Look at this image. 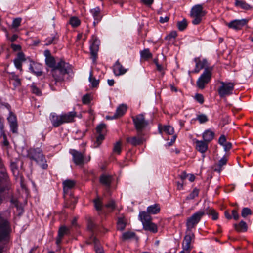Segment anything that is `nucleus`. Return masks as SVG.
Returning <instances> with one entry per match:
<instances>
[{"label":"nucleus","mask_w":253,"mask_h":253,"mask_svg":"<svg viewBox=\"0 0 253 253\" xmlns=\"http://www.w3.org/2000/svg\"><path fill=\"white\" fill-rule=\"evenodd\" d=\"M92 100V97L90 94H86L84 95L82 97V102L84 104H89Z\"/></svg>","instance_id":"45"},{"label":"nucleus","mask_w":253,"mask_h":253,"mask_svg":"<svg viewBox=\"0 0 253 253\" xmlns=\"http://www.w3.org/2000/svg\"><path fill=\"white\" fill-rule=\"evenodd\" d=\"M93 202L96 210L98 211H101L102 208V203L101 201L99 198H96L94 200Z\"/></svg>","instance_id":"42"},{"label":"nucleus","mask_w":253,"mask_h":253,"mask_svg":"<svg viewBox=\"0 0 253 253\" xmlns=\"http://www.w3.org/2000/svg\"><path fill=\"white\" fill-rule=\"evenodd\" d=\"M162 130L169 135H172L174 132L173 127L170 126H164Z\"/></svg>","instance_id":"43"},{"label":"nucleus","mask_w":253,"mask_h":253,"mask_svg":"<svg viewBox=\"0 0 253 253\" xmlns=\"http://www.w3.org/2000/svg\"><path fill=\"white\" fill-rule=\"evenodd\" d=\"M50 119L51 121L52 125L54 127H58L63 124L61 115L58 116L56 115L55 113H52L50 115Z\"/></svg>","instance_id":"19"},{"label":"nucleus","mask_w":253,"mask_h":253,"mask_svg":"<svg viewBox=\"0 0 253 253\" xmlns=\"http://www.w3.org/2000/svg\"><path fill=\"white\" fill-rule=\"evenodd\" d=\"M236 230L239 232H246L248 229V226L245 222L241 221L239 224H234Z\"/></svg>","instance_id":"33"},{"label":"nucleus","mask_w":253,"mask_h":253,"mask_svg":"<svg viewBox=\"0 0 253 253\" xmlns=\"http://www.w3.org/2000/svg\"><path fill=\"white\" fill-rule=\"evenodd\" d=\"M177 36V33L175 31L171 32L166 38L170 40L172 38H175Z\"/></svg>","instance_id":"63"},{"label":"nucleus","mask_w":253,"mask_h":253,"mask_svg":"<svg viewBox=\"0 0 253 253\" xmlns=\"http://www.w3.org/2000/svg\"><path fill=\"white\" fill-rule=\"evenodd\" d=\"M126 106L124 104L119 106L116 110L115 114L113 115L112 119L118 118L123 115L126 111Z\"/></svg>","instance_id":"28"},{"label":"nucleus","mask_w":253,"mask_h":253,"mask_svg":"<svg viewBox=\"0 0 253 253\" xmlns=\"http://www.w3.org/2000/svg\"><path fill=\"white\" fill-rule=\"evenodd\" d=\"M126 71L127 69H125L118 61H117L113 66V71L116 76L123 75Z\"/></svg>","instance_id":"20"},{"label":"nucleus","mask_w":253,"mask_h":253,"mask_svg":"<svg viewBox=\"0 0 253 253\" xmlns=\"http://www.w3.org/2000/svg\"><path fill=\"white\" fill-rule=\"evenodd\" d=\"M227 158L226 156H223L218 162L214 165V170L220 173L222 170V167L226 164Z\"/></svg>","instance_id":"26"},{"label":"nucleus","mask_w":253,"mask_h":253,"mask_svg":"<svg viewBox=\"0 0 253 253\" xmlns=\"http://www.w3.org/2000/svg\"><path fill=\"white\" fill-rule=\"evenodd\" d=\"M26 59L24 53L22 52H19L16 58L14 60V63L16 68L21 70L22 63Z\"/></svg>","instance_id":"18"},{"label":"nucleus","mask_w":253,"mask_h":253,"mask_svg":"<svg viewBox=\"0 0 253 253\" xmlns=\"http://www.w3.org/2000/svg\"><path fill=\"white\" fill-rule=\"evenodd\" d=\"M224 149L225 151L229 150L232 147V144L230 142H226L223 145Z\"/></svg>","instance_id":"62"},{"label":"nucleus","mask_w":253,"mask_h":253,"mask_svg":"<svg viewBox=\"0 0 253 253\" xmlns=\"http://www.w3.org/2000/svg\"><path fill=\"white\" fill-rule=\"evenodd\" d=\"M57 38L56 36H54L51 38H48L46 39L47 42V44L48 45V44H51L54 43L55 42L57 41Z\"/></svg>","instance_id":"58"},{"label":"nucleus","mask_w":253,"mask_h":253,"mask_svg":"<svg viewBox=\"0 0 253 253\" xmlns=\"http://www.w3.org/2000/svg\"><path fill=\"white\" fill-rule=\"evenodd\" d=\"M8 121L9 122V124L16 123V118L15 115L13 114H10L9 117L8 118Z\"/></svg>","instance_id":"59"},{"label":"nucleus","mask_w":253,"mask_h":253,"mask_svg":"<svg viewBox=\"0 0 253 253\" xmlns=\"http://www.w3.org/2000/svg\"><path fill=\"white\" fill-rule=\"evenodd\" d=\"M10 84L13 86V89H15L21 85V82L20 80H11Z\"/></svg>","instance_id":"54"},{"label":"nucleus","mask_w":253,"mask_h":253,"mask_svg":"<svg viewBox=\"0 0 253 253\" xmlns=\"http://www.w3.org/2000/svg\"><path fill=\"white\" fill-rule=\"evenodd\" d=\"M90 58L95 63L97 58V52L99 49V41L95 36H92L90 41Z\"/></svg>","instance_id":"8"},{"label":"nucleus","mask_w":253,"mask_h":253,"mask_svg":"<svg viewBox=\"0 0 253 253\" xmlns=\"http://www.w3.org/2000/svg\"><path fill=\"white\" fill-rule=\"evenodd\" d=\"M106 128V125L105 124H100L96 127V131L98 134H102Z\"/></svg>","instance_id":"48"},{"label":"nucleus","mask_w":253,"mask_h":253,"mask_svg":"<svg viewBox=\"0 0 253 253\" xmlns=\"http://www.w3.org/2000/svg\"><path fill=\"white\" fill-rule=\"evenodd\" d=\"M32 91L33 93L37 95L40 96L41 95V91L40 90L36 87V86L34 84L32 85Z\"/></svg>","instance_id":"52"},{"label":"nucleus","mask_w":253,"mask_h":253,"mask_svg":"<svg viewBox=\"0 0 253 253\" xmlns=\"http://www.w3.org/2000/svg\"><path fill=\"white\" fill-rule=\"evenodd\" d=\"M208 144L205 141L197 140L196 141V149L201 153H204L207 150Z\"/></svg>","instance_id":"25"},{"label":"nucleus","mask_w":253,"mask_h":253,"mask_svg":"<svg viewBox=\"0 0 253 253\" xmlns=\"http://www.w3.org/2000/svg\"><path fill=\"white\" fill-rule=\"evenodd\" d=\"M248 20L247 19H242L240 20H234L227 24L229 28L236 30H239L247 24Z\"/></svg>","instance_id":"11"},{"label":"nucleus","mask_w":253,"mask_h":253,"mask_svg":"<svg viewBox=\"0 0 253 253\" xmlns=\"http://www.w3.org/2000/svg\"><path fill=\"white\" fill-rule=\"evenodd\" d=\"M235 5L245 10L252 9V6L243 0H235Z\"/></svg>","instance_id":"24"},{"label":"nucleus","mask_w":253,"mask_h":253,"mask_svg":"<svg viewBox=\"0 0 253 253\" xmlns=\"http://www.w3.org/2000/svg\"><path fill=\"white\" fill-rule=\"evenodd\" d=\"M29 156L31 159L34 160L43 169H46L48 165L42 151L40 148L31 149L29 152Z\"/></svg>","instance_id":"2"},{"label":"nucleus","mask_w":253,"mask_h":253,"mask_svg":"<svg viewBox=\"0 0 253 253\" xmlns=\"http://www.w3.org/2000/svg\"><path fill=\"white\" fill-rule=\"evenodd\" d=\"M209 80H197V87L202 89L205 87V85L208 84Z\"/></svg>","instance_id":"44"},{"label":"nucleus","mask_w":253,"mask_h":253,"mask_svg":"<svg viewBox=\"0 0 253 253\" xmlns=\"http://www.w3.org/2000/svg\"><path fill=\"white\" fill-rule=\"evenodd\" d=\"M0 136L1 137H2L3 138V140H4V142H3V143H4V145L5 146H7L8 145V141H7V137H6V135L4 132H2L0 133Z\"/></svg>","instance_id":"60"},{"label":"nucleus","mask_w":253,"mask_h":253,"mask_svg":"<svg viewBox=\"0 0 253 253\" xmlns=\"http://www.w3.org/2000/svg\"><path fill=\"white\" fill-rule=\"evenodd\" d=\"M141 57L145 60L150 59L152 57V54L149 49H145L140 52Z\"/></svg>","instance_id":"37"},{"label":"nucleus","mask_w":253,"mask_h":253,"mask_svg":"<svg viewBox=\"0 0 253 253\" xmlns=\"http://www.w3.org/2000/svg\"><path fill=\"white\" fill-rule=\"evenodd\" d=\"M203 211H205V214L211 215L213 220H217L218 218V213L213 209H208L204 210Z\"/></svg>","instance_id":"35"},{"label":"nucleus","mask_w":253,"mask_h":253,"mask_svg":"<svg viewBox=\"0 0 253 253\" xmlns=\"http://www.w3.org/2000/svg\"><path fill=\"white\" fill-rule=\"evenodd\" d=\"M107 208H110L112 210H113L115 208V201L113 200H110L107 204H106L105 206Z\"/></svg>","instance_id":"53"},{"label":"nucleus","mask_w":253,"mask_h":253,"mask_svg":"<svg viewBox=\"0 0 253 253\" xmlns=\"http://www.w3.org/2000/svg\"><path fill=\"white\" fill-rule=\"evenodd\" d=\"M70 153L72 155L73 160L76 165H82L84 164V151L81 152L75 149H71L70 150Z\"/></svg>","instance_id":"9"},{"label":"nucleus","mask_w":253,"mask_h":253,"mask_svg":"<svg viewBox=\"0 0 253 253\" xmlns=\"http://www.w3.org/2000/svg\"><path fill=\"white\" fill-rule=\"evenodd\" d=\"M70 234L69 228L66 226H63L60 227L58 232V236L56 238V244L59 246L62 242V238L65 235Z\"/></svg>","instance_id":"14"},{"label":"nucleus","mask_w":253,"mask_h":253,"mask_svg":"<svg viewBox=\"0 0 253 253\" xmlns=\"http://www.w3.org/2000/svg\"><path fill=\"white\" fill-rule=\"evenodd\" d=\"M186 233L182 243V248L185 251L190 252L192 249L191 242L192 238L194 237V235L191 231H187V230Z\"/></svg>","instance_id":"12"},{"label":"nucleus","mask_w":253,"mask_h":253,"mask_svg":"<svg viewBox=\"0 0 253 253\" xmlns=\"http://www.w3.org/2000/svg\"><path fill=\"white\" fill-rule=\"evenodd\" d=\"M214 137V133L210 130H207L203 134V138L204 141L207 143H209L211 141Z\"/></svg>","instance_id":"31"},{"label":"nucleus","mask_w":253,"mask_h":253,"mask_svg":"<svg viewBox=\"0 0 253 253\" xmlns=\"http://www.w3.org/2000/svg\"><path fill=\"white\" fill-rule=\"evenodd\" d=\"M143 226V229L146 231H150L153 233H156L158 232V227L157 225L152 221L144 223Z\"/></svg>","instance_id":"23"},{"label":"nucleus","mask_w":253,"mask_h":253,"mask_svg":"<svg viewBox=\"0 0 253 253\" xmlns=\"http://www.w3.org/2000/svg\"><path fill=\"white\" fill-rule=\"evenodd\" d=\"M122 151V143L121 141L115 143L113 147V152L120 154Z\"/></svg>","instance_id":"41"},{"label":"nucleus","mask_w":253,"mask_h":253,"mask_svg":"<svg viewBox=\"0 0 253 253\" xmlns=\"http://www.w3.org/2000/svg\"><path fill=\"white\" fill-rule=\"evenodd\" d=\"M135 236V233L132 232H126L123 234V237L124 239H128L133 238Z\"/></svg>","instance_id":"51"},{"label":"nucleus","mask_w":253,"mask_h":253,"mask_svg":"<svg viewBox=\"0 0 253 253\" xmlns=\"http://www.w3.org/2000/svg\"><path fill=\"white\" fill-rule=\"evenodd\" d=\"M63 190L65 193H67L68 192V190L70 189H72L75 185V182L74 180H66L63 181Z\"/></svg>","instance_id":"30"},{"label":"nucleus","mask_w":253,"mask_h":253,"mask_svg":"<svg viewBox=\"0 0 253 253\" xmlns=\"http://www.w3.org/2000/svg\"><path fill=\"white\" fill-rule=\"evenodd\" d=\"M154 62L156 64L157 71L159 72L161 75V77H163V75L165 74V67L158 63V60L157 59H154Z\"/></svg>","instance_id":"36"},{"label":"nucleus","mask_w":253,"mask_h":253,"mask_svg":"<svg viewBox=\"0 0 253 253\" xmlns=\"http://www.w3.org/2000/svg\"><path fill=\"white\" fill-rule=\"evenodd\" d=\"M22 18H17L14 19L12 23V26L13 28H17L18 27L21 23Z\"/></svg>","instance_id":"50"},{"label":"nucleus","mask_w":253,"mask_h":253,"mask_svg":"<svg viewBox=\"0 0 253 253\" xmlns=\"http://www.w3.org/2000/svg\"><path fill=\"white\" fill-rule=\"evenodd\" d=\"M205 215V211H199L193 214L190 217L188 218L186 223L187 231H191L194 228L204 215Z\"/></svg>","instance_id":"6"},{"label":"nucleus","mask_w":253,"mask_h":253,"mask_svg":"<svg viewBox=\"0 0 253 253\" xmlns=\"http://www.w3.org/2000/svg\"><path fill=\"white\" fill-rule=\"evenodd\" d=\"M206 11L203 9L201 4H197L194 6L191 10L190 15L192 18V23L198 25L201 23L202 18L206 15Z\"/></svg>","instance_id":"4"},{"label":"nucleus","mask_w":253,"mask_h":253,"mask_svg":"<svg viewBox=\"0 0 253 253\" xmlns=\"http://www.w3.org/2000/svg\"><path fill=\"white\" fill-rule=\"evenodd\" d=\"M29 68L32 72L37 76H41L42 74V65L41 64L32 62Z\"/></svg>","instance_id":"15"},{"label":"nucleus","mask_w":253,"mask_h":253,"mask_svg":"<svg viewBox=\"0 0 253 253\" xmlns=\"http://www.w3.org/2000/svg\"><path fill=\"white\" fill-rule=\"evenodd\" d=\"M213 66H207L198 79H211L212 77Z\"/></svg>","instance_id":"16"},{"label":"nucleus","mask_w":253,"mask_h":253,"mask_svg":"<svg viewBox=\"0 0 253 253\" xmlns=\"http://www.w3.org/2000/svg\"><path fill=\"white\" fill-rule=\"evenodd\" d=\"M252 214L251 210L248 208H244L242 210L241 215L243 217H246Z\"/></svg>","instance_id":"49"},{"label":"nucleus","mask_w":253,"mask_h":253,"mask_svg":"<svg viewBox=\"0 0 253 253\" xmlns=\"http://www.w3.org/2000/svg\"><path fill=\"white\" fill-rule=\"evenodd\" d=\"M150 213H149L147 211H141L139 213V217L140 218V220L142 222V224L144 223H148L149 222L151 221L152 218L150 215Z\"/></svg>","instance_id":"32"},{"label":"nucleus","mask_w":253,"mask_h":253,"mask_svg":"<svg viewBox=\"0 0 253 253\" xmlns=\"http://www.w3.org/2000/svg\"><path fill=\"white\" fill-rule=\"evenodd\" d=\"M46 65L51 69V74L54 79L63 77L65 74L72 73V66L64 60L60 59L56 62L53 56H49L45 60Z\"/></svg>","instance_id":"1"},{"label":"nucleus","mask_w":253,"mask_h":253,"mask_svg":"<svg viewBox=\"0 0 253 253\" xmlns=\"http://www.w3.org/2000/svg\"><path fill=\"white\" fill-rule=\"evenodd\" d=\"M69 23L74 27H78L80 25L81 21L77 17H72L70 18Z\"/></svg>","instance_id":"40"},{"label":"nucleus","mask_w":253,"mask_h":253,"mask_svg":"<svg viewBox=\"0 0 253 253\" xmlns=\"http://www.w3.org/2000/svg\"><path fill=\"white\" fill-rule=\"evenodd\" d=\"M11 47L14 51H17L21 50V46L19 45H16L15 44H12L11 45Z\"/></svg>","instance_id":"64"},{"label":"nucleus","mask_w":253,"mask_h":253,"mask_svg":"<svg viewBox=\"0 0 253 253\" xmlns=\"http://www.w3.org/2000/svg\"><path fill=\"white\" fill-rule=\"evenodd\" d=\"M144 141L142 136V132H138L136 136L127 137L126 138L127 142L130 143L133 146H136L141 144Z\"/></svg>","instance_id":"13"},{"label":"nucleus","mask_w":253,"mask_h":253,"mask_svg":"<svg viewBox=\"0 0 253 253\" xmlns=\"http://www.w3.org/2000/svg\"><path fill=\"white\" fill-rule=\"evenodd\" d=\"M195 99L200 104L203 103L204 101V97L201 94H196L195 96Z\"/></svg>","instance_id":"55"},{"label":"nucleus","mask_w":253,"mask_h":253,"mask_svg":"<svg viewBox=\"0 0 253 253\" xmlns=\"http://www.w3.org/2000/svg\"><path fill=\"white\" fill-rule=\"evenodd\" d=\"M104 139V136L103 134H99V135L96 138V143L97 144L96 146H98L101 143L102 141Z\"/></svg>","instance_id":"57"},{"label":"nucleus","mask_w":253,"mask_h":253,"mask_svg":"<svg viewBox=\"0 0 253 253\" xmlns=\"http://www.w3.org/2000/svg\"><path fill=\"white\" fill-rule=\"evenodd\" d=\"M11 232L10 223L0 214V242L6 240Z\"/></svg>","instance_id":"5"},{"label":"nucleus","mask_w":253,"mask_h":253,"mask_svg":"<svg viewBox=\"0 0 253 253\" xmlns=\"http://www.w3.org/2000/svg\"><path fill=\"white\" fill-rule=\"evenodd\" d=\"M226 137L224 135H221L220 137H219V140H218V143L221 145H223L226 142Z\"/></svg>","instance_id":"61"},{"label":"nucleus","mask_w":253,"mask_h":253,"mask_svg":"<svg viewBox=\"0 0 253 253\" xmlns=\"http://www.w3.org/2000/svg\"><path fill=\"white\" fill-rule=\"evenodd\" d=\"M10 126L11 131L13 133H16L17 132V123H11L10 124Z\"/></svg>","instance_id":"56"},{"label":"nucleus","mask_w":253,"mask_h":253,"mask_svg":"<svg viewBox=\"0 0 253 253\" xmlns=\"http://www.w3.org/2000/svg\"><path fill=\"white\" fill-rule=\"evenodd\" d=\"M90 12L94 19L93 24L95 25L96 24L98 23L102 18V16L100 14V8L99 7H96L91 9L90 10Z\"/></svg>","instance_id":"21"},{"label":"nucleus","mask_w":253,"mask_h":253,"mask_svg":"<svg viewBox=\"0 0 253 253\" xmlns=\"http://www.w3.org/2000/svg\"><path fill=\"white\" fill-rule=\"evenodd\" d=\"M2 176H0V192L4 191L7 187V175L3 172Z\"/></svg>","instance_id":"29"},{"label":"nucleus","mask_w":253,"mask_h":253,"mask_svg":"<svg viewBox=\"0 0 253 253\" xmlns=\"http://www.w3.org/2000/svg\"><path fill=\"white\" fill-rule=\"evenodd\" d=\"M219 84L218 92L221 98H224L233 94L235 85L234 83L226 81L219 82Z\"/></svg>","instance_id":"3"},{"label":"nucleus","mask_w":253,"mask_h":253,"mask_svg":"<svg viewBox=\"0 0 253 253\" xmlns=\"http://www.w3.org/2000/svg\"><path fill=\"white\" fill-rule=\"evenodd\" d=\"M76 115V113L74 111H71L67 114L61 115L63 124L73 122Z\"/></svg>","instance_id":"22"},{"label":"nucleus","mask_w":253,"mask_h":253,"mask_svg":"<svg viewBox=\"0 0 253 253\" xmlns=\"http://www.w3.org/2000/svg\"><path fill=\"white\" fill-rule=\"evenodd\" d=\"M193 61L195 64V67L194 70L190 73H198L201 70L204 69L208 66V61L206 59H201L199 57H196L194 59Z\"/></svg>","instance_id":"10"},{"label":"nucleus","mask_w":253,"mask_h":253,"mask_svg":"<svg viewBox=\"0 0 253 253\" xmlns=\"http://www.w3.org/2000/svg\"><path fill=\"white\" fill-rule=\"evenodd\" d=\"M113 178L111 176L103 174L100 177V182L101 184L106 187L107 189H109Z\"/></svg>","instance_id":"17"},{"label":"nucleus","mask_w":253,"mask_h":253,"mask_svg":"<svg viewBox=\"0 0 253 253\" xmlns=\"http://www.w3.org/2000/svg\"><path fill=\"white\" fill-rule=\"evenodd\" d=\"M87 222V228L89 230L93 232L95 228V225L94 224L91 217L87 216L86 218Z\"/></svg>","instance_id":"39"},{"label":"nucleus","mask_w":253,"mask_h":253,"mask_svg":"<svg viewBox=\"0 0 253 253\" xmlns=\"http://www.w3.org/2000/svg\"><path fill=\"white\" fill-rule=\"evenodd\" d=\"M196 119L198 121H199V122L201 124L206 123V122H207L208 121V118L207 116L204 114H201V115H198Z\"/></svg>","instance_id":"46"},{"label":"nucleus","mask_w":253,"mask_h":253,"mask_svg":"<svg viewBox=\"0 0 253 253\" xmlns=\"http://www.w3.org/2000/svg\"><path fill=\"white\" fill-rule=\"evenodd\" d=\"M199 190L197 189H194L193 191L186 197V200H191L195 198L198 195Z\"/></svg>","instance_id":"47"},{"label":"nucleus","mask_w":253,"mask_h":253,"mask_svg":"<svg viewBox=\"0 0 253 253\" xmlns=\"http://www.w3.org/2000/svg\"><path fill=\"white\" fill-rule=\"evenodd\" d=\"M177 26L180 31L184 30L187 26V20L185 19H183L182 21H178Z\"/></svg>","instance_id":"38"},{"label":"nucleus","mask_w":253,"mask_h":253,"mask_svg":"<svg viewBox=\"0 0 253 253\" xmlns=\"http://www.w3.org/2000/svg\"><path fill=\"white\" fill-rule=\"evenodd\" d=\"M127 222L126 219L123 215H121L118 218L117 221V229L121 231L123 230L126 226Z\"/></svg>","instance_id":"27"},{"label":"nucleus","mask_w":253,"mask_h":253,"mask_svg":"<svg viewBox=\"0 0 253 253\" xmlns=\"http://www.w3.org/2000/svg\"><path fill=\"white\" fill-rule=\"evenodd\" d=\"M147 211L149 213L155 214L160 212V208L158 204H154L149 206Z\"/></svg>","instance_id":"34"},{"label":"nucleus","mask_w":253,"mask_h":253,"mask_svg":"<svg viewBox=\"0 0 253 253\" xmlns=\"http://www.w3.org/2000/svg\"><path fill=\"white\" fill-rule=\"evenodd\" d=\"M132 120L137 132H142L143 128L148 125V122L145 120L143 114L133 117Z\"/></svg>","instance_id":"7"}]
</instances>
